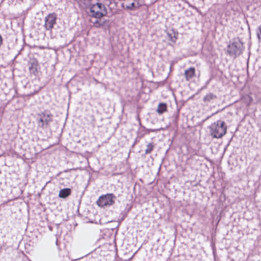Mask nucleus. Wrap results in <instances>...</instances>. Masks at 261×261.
<instances>
[{"instance_id":"5","label":"nucleus","mask_w":261,"mask_h":261,"mask_svg":"<svg viewBox=\"0 0 261 261\" xmlns=\"http://www.w3.org/2000/svg\"><path fill=\"white\" fill-rule=\"evenodd\" d=\"M40 119L38 121V125L41 128H43L45 125H48L50 122L51 121L52 115L44 112L39 114Z\"/></svg>"},{"instance_id":"15","label":"nucleus","mask_w":261,"mask_h":261,"mask_svg":"<svg viewBox=\"0 0 261 261\" xmlns=\"http://www.w3.org/2000/svg\"><path fill=\"white\" fill-rule=\"evenodd\" d=\"M145 3L144 0H135V10L143 6Z\"/></svg>"},{"instance_id":"7","label":"nucleus","mask_w":261,"mask_h":261,"mask_svg":"<svg viewBox=\"0 0 261 261\" xmlns=\"http://www.w3.org/2000/svg\"><path fill=\"white\" fill-rule=\"evenodd\" d=\"M184 75L186 81L189 82L196 77V69L191 67L184 71Z\"/></svg>"},{"instance_id":"10","label":"nucleus","mask_w":261,"mask_h":261,"mask_svg":"<svg viewBox=\"0 0 261 261\" xmlns=\"http://www.w3.org/2000/svg\"><path fill=\"white\" fill-rule=\"evenodd\" d=\"M228 53L230 56H236L238 54V48L234 43H231L228 45Z\"/></svg>"},{"instance_id":"13","label":"nucleus","mask_w":261,"mask_h":261,"mask_svg":"<svg viewBox=\"0 0 261 261\" xmlns=\"http://www.w3.org/2000/svg\"><path fill=\"white\" fill-rule=\"evenodd\" d=\"M217 98L216 95L213 94V93H208L203 98V101L204 102L207 103L212 101V100L215 99Z\"/></svg>"},{"instance_id":"4","label":"nucleus","mask_w":261,"mask_h":261,"mask_svg":"<svg viewBox=\"0 0 261 261\" xmlns=\"http://www.w3.org/2000/svg\"><path fill=\"white\" fill-rule=\"evenodd\" d=\"M57 14L55 13L48 14L45 18L44 27L46 30H51L56 23Z\"/></svg>"},{"instance_id":"11","label":"nucleus","mask_w":261,"mask_h":261,"mask_svg":"<svg viewBox=\"0 0 261 261\" xmlns=\"http://www.w3.org/2000/svg\"><path fill=\"white\" fill-rule=\"evenodd\" d=\"M71 190L69 188H65L60 191L59 196L60 198H65L71 194Z\"/></svg>"},{"instance_id":"2","label":"nucleus","mask_w":261,"mask_h":261,"mask_svg":"<svg viewBox=\"0 0 261 261\" xmlns=\"http://www.w3.org/2000/svg\"><path fill=\"white\" fill-rule=\"evenodd\" d=\"M90 12L94 18H100L106 16L108 11L105 5L101 3L91 4L89 5Z\"/></svg>"},{"instance_id":"17","label":"nucleus","mask_w":261,"mask_h":261,"mask_svg":"<svg viewBox=\"0 0 261 261\" xmlns=\"http://www.w3.org/2000/svg\"><path fill=\"white\" fill-rule=\"evenodd\" d=\"M257 37L259 41H261V25L258 28V32H257Z\"/></svg>"},{"instance_id":"12","label":"nucleus","mask_w":261,"mask_h":261,"mask_svg":"<svg viewBox=\"0 0 261 261\" xmlns=\"http://www.w3.org/2000/svg\"><path fill=\"white\" fill-rule=\"evenodd\" d=\"M159 114H162L167 111V105L166 103H160L156 110Z\"/></svg>"},{"instance_id":"14","label":"nucleus","mask_w":261,"mask_h":261,"mask_svg":"<svg viewBox=\"0 0 261 261\" xmlns=\"http://www.w3.org/2000/svg\"><path fill=\"white\" fill-rule=\"evenodd\" d=\"M154 147V144L153 143H150L147 144L146 149H145V154H149L151 153Z\"/></svg>"},{"instance_id":"18","label":"nucleus","mask_w":261,"mask_h":261,"mask_svg":"<svg viewBox=\"0 0 261 261\" xmlns=\"http://www.w3.org/2000/svg\"><path fill=\"white\" fill-rule=\"evenodd\" d=\"M170 38H171L170 40L171 41L175 42L177 39V37L175 36H174L173 37L170 36Z\"/></svg>"},{"instance_id":"8","label":"nucleus","mask_w":261,"mask_h":261,"mask_svg":"<svg viewBox=\"0 0 261 261\" xmlns=\"http://www.w3.org/2000/svg\"><path fill=\"white\" fill-rule=\"evenodd\" d=\"M97 19L93 23L94 26L97 28H103L109 25L110 20L102 18V17L96 18Z\"/></svg>"},{"instance_id":"16","label":"nucleus","mask_w":261,"mask_h":261,"mask_svg":"<svg viewBox=\"0 0 261 261\" xmlns=\"http://www.w3.org/2000/svg\"><path fill=\"white\" fill-rule=\"evenodd\" d=\"M244 102L247 106H249L252 102L253 98L249 95H247L244 97Z\"/></svg>"},{"instance_id":"3","label":"nucleus","mask_w":261,"mask_h":261,"mask_svg":"<svg viewBox=\"0 0 261 261\" xmlns=\"http://www.w3.org/2000/svg\"><path fill=\"white\" fill-rule=\"evenodd\" d=\"M116 197L112 193H108L101 195L96 201L98 206L105 207L111 206L115 203Z\"/></svg>"},{"instance_id":"6","label":"nucleus","mask_w":261,"mask_h":261,"mask_svg":"<svg viewBox=\"0 0 261 261\" xmlns=\"http://www.w3.org/2000/svg\"><path fill=\"white\" fill-rule=\"evenodd\" d=\"M29 71L30 74L36 75L38 73V62L36 59H32L28 63Z\"/></svg>"},{"instance_id":"9","label":"nucleus","mask_w":261,"mask_h":261,"mask_svg":"<svg viewBox=\"0 0 261 261\" xmlns=\"http://www.w3.org/2000/svg\"><path fill=\"white\" fill-rule=\"evenodd\" d=\"M124 9L129 10H135V0H124L122 3Z\"/></svg>"},{"instance_id":"1","label":"nucleus","mask_w":261,"mask_h":261,"mask_svg":"<svg viewBox=\"0 0 261 261\" xmlns=\"http://www.w3.org/2000/svg\"><path fill=\"white\" fill-rule=\"evenodd\" d=\"M210 133L214 138L219 139L227 133V125L224 121L217 120L209 126Z\"/></svg>"}]
</instances>
